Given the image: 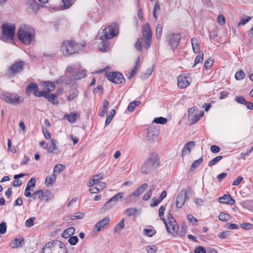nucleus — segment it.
Returning a JSON list of instances; mask_svg holds the SVG:
<instances>
[{"mask_svg": "<svg viewBox=\"0 0 253 253\" xmlns=\"http://www.w3.org/2000/svg\"><path fill=\"white\" fill-rule=\"evenodd\" d=\"M156 233V231L151 229H144L143 230V235L149 237H152Z\"/></svg>", "mask_w": 253, "mask_h": 253, "instance_id": "obj_46", "label": "nucleus"}, {"mask_svg": "<svg viewBox=\"0 0 253 253\" xmlns=\"http://www.w3.org/2000/svg\"><path fill=\"white\" fill-rule=\"evenodd\" d=\"M24 239L21 236H18L15 238L10 243V246L12 249H16L18 248H21L22 245L24 244Z\"/></svg>", "mask_w": 253, "mask_h": 253, "instance_id": "obj_21", "label": "nucleus"}, {"mask_svg": "<svg viewBox=\"0 0 253 253\" xmlns=\"http://www.w3.org/2000/svg\"><path fill=\"white\" fill-rule=\"evenodd\" d=\"M56 180L55 174L53 173V174L48 176L46 177L45 179V183L46 185H51L53 183H54Z\"/></svg>", "mask_w": 253, "mask_h": 253, "instance_id": "obj_40", "label": "nucleus"}, {"mask_svg": "<svg viewBox=\"0 0 253 253\" xmlns=\"http://www.w3.org/2000/svg\"><path fill=\"white\" fill-rule=\"evenodd\" d=\"M181 36L177 34H170L167 37V40L172 48H176L179 44Z\"/></svg>", "mask_w": 253, "mask_h": 253, "instance_id": "obj_13", "label": "nucleus"}, {"mask_svg": "<svg viewBox=\"0 0 253 253\" xmlns=\"http://www.w3.org/2000/svg\"><path fill=\"white\" fill-rule=\"evenodd\" d=\"M103 40L98 44V48L100 51H106L109 48L108 42Z\"/></svg>", "mask_w": 253, "mask_h": 253, "instance_id": "obj_34", "label": "nucleus"}, {"mask_svg": "<svg viewBox=\"0 0 253 253\" xmlns=\"http://www.w3.org/2000/svg\"><path fill=\"white\" fill-rule=\"evenodd\" d=\"M222 159V156H218L213 159L211 161L209 162L208 166L209 167L215 165L217 162L220 161Z\"/></svg>", "mask_w": 253, "mask_h": 253, "instance_id": "obj_48", "label": "nucleus"}, {"mask_svg": "<svg viewBox=\"0 0 253 253\" xmlns=\"http://www.w3.org/2000/svg\"><path fill=\"white\" fill-rule=\"evenodd\" d=\"M140 103V102L139 101H135L130 102L127 107L128 111L129 112H132L134 110L135 107L139 105Z\"/></svg>", "mask_w": 253, "mask_h": 253, "instance_id": "obj_44", "label": "nucleus"}, {"mask_svg": "<svg viewBox=\"0 0 253 253\" xmlns=\"http://www.w3.org/2000/svg\"><path fill=\"white\" fill-rule=\"evenodd\" d=\"M57 141L55 139H51L50 142L46 144V148L47 151L50 153L58 154V147L56 146Z\"/></svg>", "mask_w": 253, "mask_h": 253, "instance_id": "obj_17", "label": "nucleus"}, {"mask_svg": "<svg viewBox=\"0 0 253 253\" xmlns=\"http://www.w3.org/2000/svg\"><path fill=\"white\" fill-rule=\"evenodd\" d=\"M0 97L7 103L11 104H15L21 102L20 97L15 94L2 92L0 94Z\"/></svg>", "mask_w": 253, "mask_h": 253, "instance_id": "obj_9", "label": "nucleus"}, {"mask_svg": "<svg viewBox=\"0 0 253 253\" xmlns=\"http://www.w3.org/2000/svg\"><path fill=\"white\" fill-rule=\"evenodd\" d=\"M115 205L116 203L113 202H110L109 199L104 204V205L101 208V210H102L103 211L109 210L112 209Z\"/></svg>", "mask_w": 253, "mask_h": 253, "instance_id": "obj_32", "label": "nucleus"}, {"mask_svg": "<svg viewBox=\"0 0 253 253\" xmlns=\"http://www.w3.org/2000/svg\"><path fill=\"white\" fill-rule=\"evenodd\" d=\"M26 93L28 95L30 96L32 92L37 97H40L39 94L41 93V91H39L38 86L35 83H31L26 87Z\"/></svg>", "mask_w": 253, "mask_h": 253, "instance_id": "obj_16", "label": "nucleus"}, {"mask_svg": "<svg viewBox=\"0 0 253 253\" xmlns=\"http://www.w3.org/2000/svg\"><path fill=\"white\" fill-rule=\"evenodd\" d=\"M115 205L116 203L113 202H110L109 199L104 204V205L101 208V210H102L103 211L109 210L112 209Z\"/></svg>", "mask_w": 253, "mask_h": 253, "instance_id": "obj_33", "label": "nucleus"}, {"mask_svg": "<svg viewBox=\"0 0 253 253\" xmlns=\"http://www.w3.org/2000/svg\"><path fill=\"white\" fill-rule=\"evenodd\" d=\"M159 135V130L153 127H150L147 130L146 137L148 140L153 141Z\"/></svg>", "mask_w": 253, "mask_h": 253, "instance_id": "obj_20", "label": "nucleus"}, {"mask_svg": "<svg viewBox=\"0 0 253 253\" xmlns=\"http://www.w3.org/2000/svg\"><path fill=\"white\" fill-rule=\"evenodd\" d=\"M204 53L203 52L200 53V54L197 55L195 59L194 66H195L197 64L201 62L203 60Z\"/></svg>", "mask_w": 253, "mask_h": 253, "instance_id": "obj_55", "label": "nucleus"}, {"mask_svg": "<svg viewBox=\"0 0 253 253\" xmlns=\"http://www.w3.org/2000/svg\"><path fill=\"white\" fill-rule=\"evenodd\" d=\"M195 253H206L205 249L201 246H199L195 248L194 251Z\"/></svg>", "mask_w": 253, "mask_h": 253, "instance_id": "obj_64", "label": "nucleus"}, {"mask_svg": "<svg viewBox=\"0 0 253 253\" xmlns=\"http://www.w3.org/2000/svg\"><path fill=\"white\" fill-rule=\"evenodd\" d=\"M159 165V160L156 156L152 155L145 161L141 168V172L144 174L150 173Z\"/></svg>", "mask_w": 253, "mask_h": 253, "instance_id": "obj_4", "label": "nucleus"}, {"mask_svg": "<svg viewBox=\"0 0 253 253\" xmlns=\"http://www.w3.org/2000/svg\"><path fill=\"white\" fill-rule=\"evenodd\" d=\"M106 76L110 81L115 84H121L125 81L123 75L118 72H109Z\"/></svg>", "mask_w": 253, "mask_h": 253, "instance_id": "obj_12", "label": "nucleus"}, {"mask_svg": "<svg viewBox=\"0 0 253 253\" xmlns=\"http://www.w3.org/2000/svg\"><path fill=\"white\" fill-rule=\"evenodd\" d=\"M218 201L220 203L228 205H234L235 203V201L230 194L224 195L219 198Z\"/></svg>", "mask_w": 253, "mask_h": 253, "instance_id": "obj_23", "label": "nucleus"}, {"mask_svg": "<svg viewBox=\"0 0 253 253\" xmlns=\"http://www.w3.org/2000/svg\"><path fill=\"white\" fill-rule=\"evenodd\" d=\"M115 113L116 112L114 109H112L110 111L109 114L107 115L105 121V125H108L110 124L114 116L115 115Z\"/></svg>", "mask_w": 253, "mask_h": 253, "instance_id": "obj_45", "label": "nucleus"}, {"mask_svg": "<svg viewBox=\"0 0 253 253\" xmlns=\"http://www.w3.org/2000/svg\"><path fill=\"white\" fill-rule=\"evenodd\" d=\"M125 218H122L115 226L114 228V232L116 233H120L125 227Z\"/></svg>", "mask_w": 253, "mask_h": 253, "instance_id": "obj_29", "label": "nucleus"}, {"mask_svg": "<svg viewBox=\"0 0 253 253\" xmlns=\"http://www.w3.org/2000/svg\"><path fill=\"white\" fill-rule=\"evenodd\" d=\"M191 44L192 46V49L195 53H197L200 50V42L199 40L195 38H192L191 39Z\"/></svg>", "mask_w": 253, "mask_h": 253, "instance_id": "obj_27", "label": "nucleus"}, {"mask_svg": "<svg viewBox=\"0 0 253 253\" xmlns=\"http://www.w3.org/2000/svg\"><path fill=\"white\" fill-rule=\"evenodd\" d=\"M42 84L45 86V90L43 91H47L50 93V92L53 91L55 88L54 82H44Z\"/></svg>", "mask_w": 253, "mask_h": 253, "instance_id": "obj_28", "label": "nucleus"}, {"mask_svg": "<svg viewBox=\"0 0 253 253\" xmlns=\"http://www.w3.org/2000/svg\"><path fill=\"white\" fill-rule=\"evenodd\" d=\"M204 112L201 111L199 114L196 113L193 116L190 115L188 116V120L191 122L192 124L196 123L204 115Z\"/></svg>", "mask_w": 253, "mask_h": 253, "instance_id": "obj_26", "label": "nucleus"}, {"mask_svg": "<svg viewBox=\"0 0 253 253\" xmlns=\"http://www.w3.org/2000/svg\"><path fill=\"white\" fill-rule=\"evenodd\" d=\"M203 161V158H200L198 160H196L193 162L192 163L191 167L190 168V169H196Z\"/></svg>", "mask_w": 253, "mask_h": 253, "instance_id": "obj_53", "label": "nucleus"}, {"mask_svg": "<svg viewBox=\"0 0 253 253\" xmlns=\"http://www.w3.org/2000/svg\"><path fill=\"white\" fill-rule=\"evenodd\" d=\"M79 114L77 112L71 113L70 114L64 115V118L67 119L70 123H74L79 117Z\"/></svg>", "mask_w": 253, "mask_h": 253, "instance_id": "obj_25", "label": "nucleus"}, {"mask_svg": "<svg viewBox=\"0 0 253 253\" xmlns=\"http://www.w3.org/2000/svg\"><path fill=\"white\" fill-rule=\"evenodd\" d=\"M36 218L35 217H32L29 219H28L25 222V226L28 227H30L32 226L34 224V220Z\"/></svg>", "mask_w": 253, "mask_h": 253, "instance_id": "obj_59", "label": "nucleus"}, {"mask_svg": "<svg viewBox=\"0 0 253 253\" xmlns=\"http://www.w3.org/2000/svg\"><path fill=\"white\" fill-rule=\"evenodd\" d=\"M137 211V210L135 208H130L128 209H126L124 213L126 215L128 216H130L135 213Z\"/></svg>", "mask_w": 253, "mask_h": 253, "instance_id": "obj_47", "label": "nucleus"}, {"mask_svg": "<svg viewBox=\"0 0 253 253\" xmlns=\"http://www.w3.org/2000/svg\"><path fill=\"white\" fill-rule=\"evenodd\" d=\"M59 95V93L55 94H50L47 91H41V93L39 94L40 96L44 97L49 102L52 103L53 104H56L58 103L56 101L57 95Z\"/></svg>", "mask_w": 253, "mask_h": 253, "instance_id": "obj_15", "label": "nucleus"}, {"mask_svg": "<svg viewBox=\"0 0 253 253\" xmlns=\"http://www.w3.org/2000/svg\"><path fill=\"white\" fill-rule=\"evenodd\" d=\"M118 33V29L113 25L106 27L102 32L101 40L110 39L114 37Z\"/></svg>", "mask_w": 253, "mask_h": 253, "instance_id": "obj_7", "label": "nucleus"}, {"mask_svg": "<svg viewBox=\"0 0 253 253\" xmlns=\"http://www.w3.org/2000/svg\"><path fill=\"white\" fill-rule=\"evenodd\" d=\"M63 2V9H67L70 7L74 3L75 0H62Z\"/></svg>", "mask_w": 253, "mask_h": 253, "instance_id": "obj_41", "label": "nucleus"}, {"mask_svg": "<svg viewBox=\"0 0 253 253\" xmlns=\"http://www.w3.org/2000/svg\"><path fill=\"white\" fill-rule=\"evenodd\" d=\"M245 75L243 71L237 72L235 76V79L237 80H241L245 78Z\"/></svg>", "mask_w": 253, "mask_h": 253, "instance_id": "obj_58", "label": "nucleus"}, {"mask_svg": "<svg viewBox=\"0 0 253 253\" xmlns=\"http://www.w3.org/2000/svg\"><path fill=\"white\" fill-rule=\"evenodd\" d=\"M75 232V229L74 227H70L65 230L62 234V237L64 238H68L73 235Z\"/></svg>", "mask_w": 253, "mask_h": 253, "instance_id": "obj_30", "label": "nucleus"}, {"mask_svg": "<svg viewBox=\"0 0 253 253\" xmlns=\"http://www.w3.org/2000/svg\"><path fill=\"white\" fill-rule=\"evenodd\" d=\"M165 210H166V207L165 206H162L160 207V208L159 209V216H160L161 219L163 221H165V219L164 216V212H165Z\"/></svg>", "mask_w": 253, "mask_h": 253, "instance_id": "obj_52", "label": "nucleus"}, {"mask_svg": "<svg viewBox=\"0 0 253 253\" xmlns=\"http://www.w3.org/2000/svg\"><path fill=\"white\" fill-rule=\"evenodd\" d=\"M143 39L142 38H138L137 41L135 43V48L137 50L140 51L141 50V48L142 47V43H143Z\"/></svg>", "mask_w": 253, "mask_h": 253, "instance_id": "obj_57", "label": "nucleus"}, {"mask_svg": "<svg viewBox=\"0 0 253 253\" xmlns=\"http://www.w3.org/2000/svg\"><path fill=\"white\" fill-rule=\"evenodd\" d=\"M65 169V167L64 165L62 164H58L56 165L53 169V173L55 174H59L62 170Z\"/></svg>", "mask_w": 253, "mask_h": 253, "instance_id": "obj_43", "label": "nucleus"}, {"mask_svg": "<svg viewBox=\"0 0 253 253\" xmlns=\"http://www.w3.org/2000/svg\"><path fill=\"white\" fill-rule=\"evenodd\" d=\"M78 95V91L76 89H73L69 94L67 99L70 101L75 98Z\"/></svg>", "mask_w": 253, "mask_h": 253, "instance_id": "obj_42", "label": "nucleus"}, {"mask_svg": "<svg viewBox=\"0 0 253 253\" xmlns=\"http://www.w3.org/2000/svg\"><path fill=\"white\" fill-rule=\"evenodd\" d=\"M41 253H68V250L62 242L54 240L47 243L42 249Z\"/></svg>", "mask_w": 253, "mask_h": 253, "instance_id": "obj_2", "label": "nucleus"}, {"mask_svg": "<svg viewBox=\"0 0 253 253\" xmlns=\"http://www.w3.org/2000/svg\"><path fill=\"white\" fill-rule=\"evenodd\" d=\"M103 178V174L102 173H99L94 175L92 179L93 180V181H94V182L96 183V184H97V183L100 182H99V180L102 179Z\"/></svg>", "mask_w": 253, "mask_h": 253, "instance_id": "obj_60", "label": "nucleus"}, {"mask_svg": "<svg viewBox=\"0 0 253 253\" xmlns=\"http://www.w3.org/2000/svg\"><path fill=\"white\" fill-rule=\"evenodd\" d=\"M109 108V102L107 100H105L103 101V105L101 111L99 113V115L102 117L106 113L107 110Z\"/></svg>", "mask_w": 253, "mask_h": 253, "instance_id": "obj_37", "label": "nucleus"}, {"mask_svg": "<svg viewBox=\"0 0 253 253\" xmlns=\"http://www.w3.org/2000/svg\"><path fill=\"white\" fill-rule=\"evenodd\" d=\"M195 145V142L194 141H191L186 143L183 148L181 155L183 157L185 155L190 154L191 149L193 148Z\"/></svg>", "mask_w": 253, "mask_h": 253, "instance_id": "obj_24", "label": "nucleus"}, {"mask_svg": "<svg viewBox=\"0 0 253 253\" xmlns=\"http://www.w3.org/2000/svg\"><path fill=\"white\" fill-rule=\"evenodd\" d=\"M14 24H4L2 25L1 40L4 42L12 41L15 33Z\"/></svg>", "mask_w": 253, "mask_h": 253, "instance_id": "obj_5", "label": "nucleus"}, {"mask_svg": "<svg viewBox=\"0 0 253 253\" xmlns=\"http://www.w3.org/2000/svg\"><path fill=\"white\" fill-rule=\"evenodd\" d=\"M84 214L83 212H77L74 214L70 215L69 216V219L71 220H75L76 219H82L84 218Z\"/></svg>", "mask_w": 253, "mask_h": 253, "instance_id": "obj_36", "label": "nucleus"}, {"mask_svg": "<svg viewBox=\"0 0 253 253\" xmlns=\"http://www.w3.org/2000/svg\"><path fill=\"white\" fill-rule=\"evenodd\" d=\"M110 220V218L109 217H105L99 221H98L94 227L97 232L100 231L102 229L105 228V227L108 224Z\"/></svg>", "mask_w": 253, "mask_h": 253, "instance_id": "obj_19", "label": "nucleus"}, {"mask_svg": "<svg viewBox=\"0 0 253 253\" xmlns=\"http://www.w3.org/2000/svg\"><path fill=\"white\" fill-rule=\"evenodd\" d=\"M146 249L148 253H155L157 251V247L155 245L147 246Z\"/></svg>", "mask_w": 253, "mask_h": 253, "instance_id": "obj_56", "label": "nucleus"}, {"mask_svg": "<svg viewBox=\"0 0 253 253\" xmlns=\"http://www.w3.org/2000/svg\"><path fill=\"white\" fill-rule=\"evenodd\" d=\"M187 229V226L185 224H183L180 228L178 235L180 237L184 236L186 233Z\"/></svg>", "mask_w": 253, "mask_h": 253, "instance_id": "obj_62", "label": "nucleus"}, {"mask_svg": "<svg viewBox=\"0 0 253 253\" xmlns=\"http://www.w3.org/2000/svg\"><path fill=\"white\" fill-rule=\"evenodd\" d=\"M218 218L222 221H227L231 219V216L230 215L226 213L220 212L218 215Z\"/></svg>", "mask_w": 253, "mask_h": 253, "instance_id": "obj_38", "label": "nucleus"}, {"mask_svg": "<svg viewBox=\"0 0 253 253\" xmlns=\"http://www.w3.org/2000/svg\"><path fill=\"white\" fill-rule=\"evenodd\" d=\"M163 222L165 223L167 230L169 233L172 235H174L175 233H177L178 226L175 219L171 214H169L167 220L165 219V221Z\"/></svg>", "mask_w": 253, "mask_h": 253, "instance_id": "obj_6", "label": "nucleus"}, {"mask_svg": "<svg viewBox=\"0 0 253 253\" xmlns=\"http://www.w3.org/2000/svg\"><path fill=\"white\" fill-rule=\"evenodd\" d=\"M83 44L76 42L75 41H64L60 47V50L65 55H72L81 51Z\"/></svg>", "mask_w": 253, "mask_h": 253, "instance_id": "obj_3", "label": "nucleus"}, {"mask_svg": "<svg viewBox=\"0 0 253 253\" xmlns=\"http://www.w3.org/2000/svg\"><path fill=\"white\" fill-rule=\"evenodd\" d=\"M19 40L26 45L30 44L35 37V30L30 25H21L17 32Z\"/></svg>", "mask_w": 253, "mask_h": 253, "instance_id": "obj_1", "label": "nucleus"}, {"mask_svg": "<svg viewBox=\"0 0 253 253\" xmlns=\"http://www.w3.org/2000/svg\"><path fill=\"white\" fill-rule=\"evenodd\" d=\"M191 82V79L188 74H182L178 77L177 85L180 88H185L190 85Z\"/></svg>", "mask_w": 253, "mask_h": 253, "instance_id": "obj_11", "label": "nucleus"}, {"mask_svg": "<svg viewBox=\"0 0 253 253\" xmlns=\"http://www.w3.org/2000/svg\"><path fill=\"white\" fill-rule=\"evenodd\" d=\"M70 78L66 76H61L58 78L54 82L56 84H61L62 83H65L66 84H69V81H70Z\"/></svg>", "mask_w": 253, "mask_h": 253, "instance_id": "obj_39", "label": "nucleus"}, {"mask_svg": "<svg viewBox=\"0 0 253 253\" xmlns=\"http://www.w3.org/2000/svg\"><path fill=\"white\" fill-rule=\"evenodd\" d=\"M27 4L29 7L32 8L35 12H36L40 7V5L38 4L35 0H29L28 1Z\"/></svg>", "mask_w": 253, "mask_h": 253, "instance_id": "obj_31", "label": "nucleus"}, {"mask_svg": "<svg viewBox=\"0 0 253 253\" xmlns=\"http://www.w3.org/2000/svg\"><path fill=\"white\" fill-rule=\"evenodd\" d=\"M163 31V26L161 24H158L156 30V36L157 39L161 37Z\"/></svg>", "mask_w": 253, "mask_h": 253, "instance_id": "obj_51", "label": "nucleus"}, {"mask_svg": "<svg viewBox=\"0 0 253 253\" xmlns=\"http://www.w3.org/2000/svg\"><path fill=\"white\" fill-rule=\"evenodd\" d=\"M142 36L145 39V48L147 49L151 44L152 39V32L148 23H146L143 27Z\"/></svg>", "mask_w": 253, "mask_h": 253, "instance_id": "obj_10", "label": "nucleus"}, {"mask_svg": "<svg viewBox=\"0 0 253 253\" xmlns=\"http://www.w3.org/2000/svg\"><path fill=\"white\" fill-rule=\"evenodd\" d=\"M36 184V180L33 177L31 178L28 181L26 187L32 189L34 188Z\"/></svg>", "mask_w": 253, "mask_h": 253, "instance_id": "obj_61", "label": "nucleus"}, {"mask_svg": "<svg viewBox=\"0 0 253 253\" xmlns=\"http://www.w3.org/2000/svg\"><path fill=\"white\" fill-rule=\"evenodd\" d=\"M187 198L186 191L185 189H182L178 194L176 199V207L177 208L182 207L185 202Z\"/></svg>", "mask_w": 253, "mask_h": 253, "instance_id": "obj_14", "label": "nucleus"}, {"mask_svg": "<svg viewBox=\"0 0 253 253\" xmlns=\"http://www.w3.org/2000/svg\"><path fill=\"white\" fill-rule=\"evenodd\" d=\"M153 122L157 123V124H165L167 122V119L165 118H163L162 117L156 118L154 121Z\"/></svg>", "mask_w": 253, "mask_h": 253, "instance_id": "obj_49", "label": "nucleus"}, {"mask_svg": "<svg viewBox=\"0 0 253 253\" xmlns=\"http://www.w3.org/2000/svg\"><path fill=\"white\" fill-rule=\"evenodd\" d=\"M24 63L22 61H20L14 63L12 65L9 70V72L12 74H15L21 71L23 69Z\"/></svg>", "mask_w": 253, "mask_h": 253, "instance_id": "obj_22", "label": "nucleus"}, {"mask_svg": "<svg viewBox=\"0 0 253 253\" xmlns=\"http://www.w3.org/2000/svg\"><path fill=\"white\" fill-rule=\"evenodd\" d=\"M147 188L148 184L147 183L142 184L141 186L136 189L131 194L129 195L128 198L130 199L132 197H133L134 199H135L139 197Z\"/></svg>", "mask_w": 253, "mask_h": 253, "instance_id": "obj_18", "label": "nucleus"}, {"mask_svg": "<svg viewBox=\"0 0 253 253\" xmlns=\"http://www.w3.org/2000/svg\"><path fill=\"white\" fill-rule=\"evenodd\" d=\"M229 235L230 232L229 231L226 230L219 233L218 234V237L221 239H223Z\"/></svg>", "mask_w": 253, "mask_h": 253, "instance_id": "obj_63", "label": "nucleus"}, {"mask_svg": "<svg viewBox=\"0 0 253 253\" xmlns=\"http://www.w3.org/2000/svg\"><path fill=\"white\" fill-rule=\"evenodd\" d=\"M251 20V17L249 16H246L243 17L241 21L238 23L237 26L239 27L242 25H245L247 22H248Z\"/></svg>", "mask_w": 253, "mask_h": 253, "instance_id": "obj_50", "label": "nucleus"}, {"mask_svg": "<svg viewBox=\"0 0 253 253\" xmlns=\"http://www.w3.org/2000/svg\"><path fill=\"white\" fill-rule=\"evenodd\" d=\"M123 197L124 193L123 192H119L110 199V201L114 202L116 204L117 202L121 200L123 198Z\"/></svg>", "mask_w": 253, "mask_h": 253, "instance_id": "obj_35", "label": "nucleus"}, {"mask_svg": "<svg viewBox=\"0 0 253 253\" xmlns=\"http://www.w3.org/2000/svg\"><path fill=\"white\" fill-rule=\"evenodd\" d=\"M41 200L46 202H48L52 198V193L48 190H38L32 194V197L34 200L37 198V197Z\"/></svg>", "mask_w": 253, "mask_h": 253, "instance_id": "obj_8", "label": "nucleus"}, {"mask_svg": "<svg viewBox=\"0 0 253 253\" xmlns=\"http://www.w3.org/2000/svg\"><path fill=\"white\" fill-rule=\"evenodd\" d=\"M86 76V72L85 71H82L79 73H78L74 76V79L75 80H79L84 78Z\"/></svg>", "mask_w": 253, "mask_h": 253, "instance_id": "obj_54", "label": "nucleus"}]
</instances>
